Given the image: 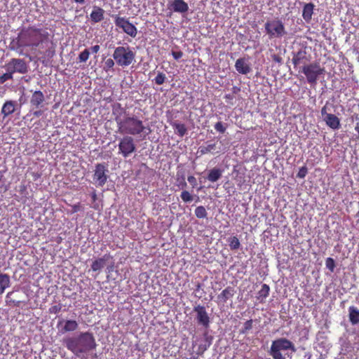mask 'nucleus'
Instances as JSON below:
<instances>
[{
    "mask_svg": "<svg viewBox=\"0 0 359 359\" xmlns=\"http://www.w3.org/2000/svg\"><path fill=\"white\" fill-rule=\"evenodd\" d=\"M236 293V290L233 287L228 286L224 289L220 294H218L217 299L222 303H226L228 299L232 298Z\"/></svg>",
    "mask_w": 359,
    "mask_h": 359,
    "instance_id": "17",
    "label": "nucleus"
},
{
    "mask_svg": "<svg viewBox=\"0 0 359 359\" xmlns=\"http://www.w3.org/2000/svg\"><path fill=\"white\" fill-rule=\"evenodd\" d=\"M200 287H201V285H200V284H198V285H197V288H198V290Z\"/></svg>",
    "mask_w": 359,
    "mask_h": 359,
    "instance_id": "54",
    "label": "nucleus"
},
{
    "mask_svg": "<svg viewBox=\"0 0 359 359\" xmlns=\"http://www.w3.org/2000/svg\"><path fill=\"white\" fill-rule=\"evenodd\" d=\"M321 114L322 116L325 118V117H327V114H329L327 112V106L325 105L324 107H322L321 109Z\"/></svg>",
    "mask_w": 359,
    "mask_h": 359,
    "instance_id": "48",
    "label": "nucleus"
},
{
    "mask_svg": "<svg viewBox=\"0 0 359 359\" xmlns=\"http://www.w3.org/2000/svg\"><path fill=\"white\" fill-rule=\"evenodd\" d=\"M10 276L6 273L0 272V295L10 286Z\"/></svg>",
    "mask_w": 359,
    "mask_h": 359,
    "instance_id": "23",
    "label": "nucleus"
},
{
    "mask_svg": "<svg viewBox=\"0 0 359 359\" xmlns=\"http://www.w3.org/2000/svg\"><path fill=\"white\" fill-rule=\"evenodd\" d=\"M112 57L117 65L126 67L135 62V52L128 45L120 46L115 48Z\"/></svg>",
    "mask_w": 359,
    "mask_h": 359,
    "instance_id": "4",
    "label": "nucleus"
},
{
    "mask_svg": "<svg viewBox=\"0 0 359 359\" xmlns=\"http://www.w3.org/2000/svg\"><path fill=\"white\" fill-rule=\"evenodd\" d=\"M216 147V144H209L205 147H199L198 152L201 154H205L211 152L212 150H214Z\"/></svg>",
    "mask_w": 359,
    "mask_h": 359,
    "instance_id": "32",
    "label": "nucleus"
},
{
    "mask_svg": "<svg viewBox=\"0 0 359 359\" xmlns=\"http://www.w3.org/2000/svg\"><path fill=\"white\" fill-rule=\"evenodd\" d=\"M90 56V52L88 49H85L79 55V60L80 62H86Z\"/></svg>",
    "mask_w": 359,
    "mask_h": 359,
    "instance_id": "36",
    "label": "nucleus"
},
{
    "mask_svg": "<svg viewBox=\"0 0 359 359\" xmlns=\"http://www.w3.org/2000/svg\"><path fill=\"white\" fill-rule=\"evenodd\" d=\"M186 186H187V183L184 182L183 183V187H186Z\"/></svg>",
    "mask_w": 359,
    "mask_h": 359,
    "instance_id": "55",
    "label": "nucleus"
},
{
    "mask_svg": "<svg viewBox=\"0 0 359 359\" xmlns=\"http://www.w3.org/2000/svg\"><path fill=\"white\" fill-rule=\"evenodd\" d=\"M91 50L93 53H97L100 50V46L95 45L91 47Z\"/></svg>",
    "mask_w": 359,
    "mask_h": 359,
    "instance_id": "49",
    "label": "nucleus"
},
{
    "mask_svg": "<svg viewBox=\"0 0 359 359\" xmlns=\"http://www.w3.org/2000/svg\"><path fill=\"white\" fill-rule=\"evenodd\" d=\"M264 28L270 39L280 38L286 34L284 24L278 19L266 21Z\"/></svg>",
    "mask_w": 359,
    "mask_h": 359,
    "instance_id": "7",
    "label": "nucleus"
},
{
    "mask_svg": "<svg viewBox=\"0 0 359 359\" xmlns=\"http://www.w3.org/2000/svg\"><path fill=\"white\" fill-rule=\"evenodd\" d=\"M232 90H233V93H238V92L241 90V89H240V88H238V87L233 86V87L232 88Z\"/></svg>",
    "mask_w": 359,
    "mask_h": 359,
    "instance_id": "52",
    "label": "nucleus"
},
{
    "mask_svg": "<svg viewBox=\"0 0 359 359\" xmlns=\"http://www.w3.org/2000/svg\"><path fill=\"white\" fill-rule=\"evenodd\" d=\"M115 60L113 59H111V58H109L107 59L105 62H104V69L106 71L110 69H112L115 65Z\"/></svg>",
    "mask_w": 359,
    "mask_h": 359,
    "instance_id": "39",
    "label": "nucleus"
},
{
    "mask_svg": "<svg viewBox=\"0 0 359 359\" xmlns=\"http://www.w3.org/2000/svg\"><path fill=\"white\" fill-rule=\"evenodd\" d=\"M166 80L165 74L163 72H158L157 76L154 78V81L157 85H162Z\"/></svg>",
    "mask_w": 359,
    "mask_h": 359,
    "instance_id": "34",
    "label": "nucleus"
},
{
    "mask_svg": "<svg viewBox=\"0 0 359 359\" xmlns=\"http://www.w3.org/2000/svg\"><path fill=\"white\" fill-rule=\"evenodd\" d=\"M13 294V292H8L7 294H6V299H7V302H8L10 304L12 303L14 304V306H20V304H21V302L20 301H15V300H12V299H10V296Z\"/></svg>",
    "mask_w": 359,
    "mask_h": 359,
    "instance_id": "43",
    "label": "nucleus"
},
{
    "mask_svg": "<svg viewBox=\"0 0 359 359\" xmlns=\"http://www.w3.org/2000/svg\"><path fill=\"white\" fill-rule=\"evenodd\" d=\"M6 68L12 72L13 75L15 73L19 74H26L28 72V65L27 62L20 58H12L11 60L6 64Z\"/></svg>",
    "mask_w": 359,
    "mask_h": 359,
    "instance_id": "12",
    "label": "nucleus"
},
{
    "mask_svg": "<svg viewBox=\"0 0 359 359\" xmlns=\"http://www.w3.org/2000/svg\"><path fill=\"white\" fill-rule=\"evenodd\" d=\"M108 259L109 256L107 255H104L102 257L95 259L91 264V269L93 271H100L104 267L106 262L108 260Z\"/></svg>",
    "mask_w": 359,
    "mask_h": 359,
    "instance_id": "20",
    "label": "nucleus"
},
{
    "mask_svg": "<svg viewBox=\"0 0 359 359\" xmlns=\"http://www.w3.org/2000/svg\"><path fill=\"white\" fill-rule=\"evenodd\" d=\"M222 175V170L214 168L209 171L207 179L211 182H215L221 178Z\"/></svg>",
    "mask_w": 359,
    "mask_h": 359,
    "instance_id": "25",
    "label": "nucleus"
},
{
    "mask_svg": "<svg viewBox=\"0 0 359 359\" xmlns=\"http://www.w3.org/2000/svg\"><path fill=\"white\" fill-rule=\"evenodd\" d=\"M104 11L97 6H95L90 13V19L93 22L97 23L101 22L104 19Z\"/></svg>",
    "mask_w": 359,
    "mask_h": 359,
    "instance_id": "22",
    "label": "nucleus"
},
{
    "mask_svg": "<svg viewBox=\"0 0 359 359\" xmlns=\"http://www.w3.org/2000/svg\"><path fill=\"white\" fill-rule=\"evenodd\" d=\"M13 78V75L12 74V72H11L7 68H6V72L3 74L1 76H0V83H4L8 80H11Z\"/></svg>",
    "mask_w": 359,
    "mask_h": 359,
    "instance_id": "35",
    "label": "nucleus"
},
{
    "mask_svg": "<svg viewBox=\"0 0 359 359\" xmlns=\"http://www.w3.org/2000/svg\"><path fill=\"white\" fill-rule=\"evenodd\" d=\"M269 286L267 284H263L261 290L258 292L257 299H261V302H262L269 295Z\"/></svg>",
    "mask_w": 359,
    "mask_h": 359,
    "instance_id": "28",
    "label": "nucleus"
},
{
    "mask_svg": "<svg viewBox=\"0 0 359 359\" xmlns=\"http://www.w3.org/2000/svg\"><path fill=\"white\" fill-rule=\"evenodd\" d=\"M34 116H36V117H39L41 116L42 114H43V111L41 110H37V111H35L34 113H33Z\"/></svg>",
    "mask_w": 359,
    "mask_h": 359,
    "instance_id": "50",
    "label": "nucleus"
},
{
    "mask_svg": "<svg viewBox=\"0 0 359 359\" xmlns=\"http://www.w3.org/2000/svg\"><path fill=\"white\" fill-rule=\"evenodd\" d=\"M63 344L76 355L93 351L97 346L93 334L89 332H81L76 337H65Z\"/></svg>",
    "mask_w": 359,
    "mask_h": 359,
    "instance_id": "3",
    "label": "nucleus"
},
{
    "mask_svg": "<svg viewBox=\"0 0 359 359\" xmlns=\"http://www.w3.org/2000/svg\"><path fill=\"white\" fill-rule=\"evenodd\" d=\"M172 55L175 60H179L183 55V53L182 51H172Z\"/></svg>",
    "mask_w": 359,
    "mask_h": 359,
    "instance_id": "45",
    "label": "nucleus"
},
{
    "mask_svg": "<svg viewBox=\"0 0 359 359\" xmlns=\"http://www.w3.org/2000/svg\"><path fill=\"white\" fill-rule=\"evenodd\" d=\"M194 311L196 313L198 323L203 325L205 328H208L210 326V321L205 307L198 304L194 307Z\"/></svg>",
    "mask_w": 359,
    "mask_h": 359,
    "instance_id": "13",
    "label": "nucleus"
},
{
    "mask_svg": "<svg viewBox=\"0 0 359 359\" xmlns=\"http://www.w3.org/2000/svg\"><path fill=\"white\" fill-rule=\"evenodd\" d=\"M326 267L331 271L333 272L336 266L335 262L333 258L327 257L325 260Z\"/></svg>",
    "mask_w": 359,
    "mask_h": 359,
    "instance_id": "37",
    "label": "nucleus"
},
{
    "mask_svg": "<svg viewBox=\"0 0 359 359\" xmlns=\"http://www.w3.org/2000/svg\"><path fill=\"white\" fill-rule=\"evenodd\" d=\"M115 25L132 38H135L137 34L136 27L129 22L128 19L118 15L114 16Z\"/></svg>",
    "mask_w": 359,
    "mask_h": 359,
    "instance_id": "10",
    "label": "nucleus"
},
{
    "mask_svg": "<svg viewBox=\"0 0 359 359\" xmlns=\"http://www.w3.org/2000/svg\"><path fill=\"white\" fill-rule=\"evenodd\" d=\"M108 172L106 163H97L95 165L93 179L96 187H103L106 184L108 179Z\"/></svg>",
    "mask_w": 359,
    "mask_h": 359,
    "instance_id": "9",
    "label": "nucleus"
},
{
    "mask_svg": "<svg viewBox=\"0 0 359 359\" xmlns=\"http://www.w3.org/2000/svg\"><path fill=\"white\" fill-rule=\"evenodd\" d=\"M62 309V305L60 304H58L57 305L52 306L49 309V313H58Z\"/></svg>",
    "mask_w": 359,
    "mask_h": 359,
    "instance_id": "41",
    "label": "nucleus"
},
{
    "mask_svg": "<svg viewBox=\"0 0 359 359\" xmlns=\"http://www.w3.org/2000/svg\"><path fill=\"white\" fill-rule=\"evenodd\" d=\"M214 127L215 129L220 133H224L226 129V127L224 126L221 121L216 123Z\"/></svg>",
    "mask_w": 359,
    "mask_h": 359,
    "instance_id": "40",
    "label": "nucleus"
},
{
    "mask_svg": "<svg viewBox=\"0 0 359 359\" xmlns=\"http://www.w3.org/2000/svg\"><path fill=\"white\" fill-rule=\"evenodd\" d=\"M348 316L349 320L352 325H356L359 323V309L352 306L348 308Z\"/></svg>",
    "mask_w": 359,
    "mask_h": 359,
    "instance_id": "24",
    "label": "nucleus"
},
{
    "mask_svg": "<svg viewBox=\"0 0 359 359\" xmlns=\"http://www.w3.org/2000/svg\"><path fill=\"white\" fill-rule=\"evenodd\" d=\"M307 172H308V170H307L306 167L303 166L299 168L297 176L299 178H304L306 177Z\"/></svg>",
    "mask_w": 359,
    "mask_h": 359,
    "instance_id": "42",
    "label": "nucleus"
},
{
    "mask_svg": "<svg viewBox=\"0 0 359 359\" xmlns=\"http://www.w3.org/2000/svg\"><path fill=\"white\" fill-rule=\"evenodd\" d=\"M314 4L313 3L306 4L303 8L302 17L306 22H309L313 13Z\"/></svg>",
    "mask_w": 359,
    "mask_h": 359,
    "instance_id": "21",
    "label": "nucleus"
},
{
    "mask_svg": "<svg viewBox=\"0 0 359 359\" xmlns=\"http://www.w3.org/2000/svg\"><path fill=\"white\" fill-rule=\"evenodd\" d=\"M224 98L226 100H233V95H231V94H226V95H225Z\"/></svg>",
    "mask_w": 359,
    "mask_h": 359,
    "instance_id": "51",
    "label": "nucleus"
},
{
    "mask_svg": "<svg viewBox=\"0 0 359 359\" xmlns=\"http://www.w3.org/2000/svg\"><path fill=\"white\" fill-rule=\"evenodd\" d=\"M306 53L304 51H298L292 57V63L294 66L299 65L302 60L305 58Z\"/></svg>",
    "mask_w": 359,
    "mask_h": 359,
    "instance_id": "30",
    "label": "nucleus"
},
{
    "mask_svg": "<svg viewBox=\"0 0 359 359\" xmlns=\"http://www.w3.org/2000/svg\"><path fill=\"white\" fill-rule=\"evenodd\" d=\"M227 243L231 250H237L241 247L239 239L236 236L228 238Z\"/></svg>",
    "mask_w": 359,
    "mask_h": 359,
    "instance_id": "27",
    "label": "nucleus"
},
{
    "mask_svg": "<svg viewBox=\"0 0 359 359\" xmlns=\"http://www.w3.org/2000/svg\"><path fill=\"white\" fill-rule=\"evenodd\" d=\"M187 180L192 185L193 187H195L196 186L197 181L194 176H193V175L188 176Z\"/></svg>",
    "mask_w": 359,
    "mask_h": 359,
    "instance_id": "44",
    "label": "nucleus"
},
{
    "mask_svg": "<svg viewBox=\"0 0 359 359\" xmlns=\"http://www.w3.org/2000/svg\"><path fill=\"white\" fill-rule=\"evenodd\" d=\"M80 208H81V205H80L79 203L72 205V212H77L78 211L80 210Z\"/></svg>",
    "mask_w": 359,
    "mask_h": 359,
    "instance_id": "47",
    "label": "nucleus"
},
{
    "mask_svg": "<svg viewBox=\"0 0 359 359\" xmlns=\"http://www.w3.org/2000/svg\"><path fill=\"white\" fill-rule=\"evenodd\" d=\"M291 350L296 351L294 344L286 338H278L272 341L269 353L273 359H285L281 351Z\"/></svg>",
    "mask_w": 359,
    "mask_h": 359,
    "instance_id": "5",
    "label": "nucleus"
},
{
    "mask_svg": "<svg viewBox=\"0 0 359 359\" xmlns=\"http://www.w3.org/2000/svg\"><path fill=\"white\" fill-rule=\"evenodd\" d=\"M213 337L209 334L208 331H205L201 338L197 339L193 342V346H196L197 349L196 353L198 355H202L205 351L211 346L212 343Z\"/></svg>",
    "mask_w": 359,
    "mask_h": 359,
    "instance_id": "11",
    "label": "nucleus"
},
{
    "mask_svg": "<svg viewBox=\"0 0 359 359\" xmlns=\"http://www.w3.org/2000/svg\"><path fill=\"white\" fill-rule=\"evenodd\" d=\"M195 215L197 218L204 219L207 217L208 212L203 206L200 205L195 209Z\"/></svg>",
    "mask_w": 359,
    "mask_h": 359,
    "instance_id": "31",
    "label": "nucleus"
},
{
    "mask_svg": "<svg viewBox=\"0 0 359 359\" xmlns=\"http://www.w3.org/2000/svg\"><path fill=\"white\" fill-rule=\"evenodd\" d=\"M252 324H253L252 320H247L243 325V327L241 330V332L243 334L247 333L249 330H250L252 328Z\"/></svg>",
    "mask_w": 359,
    "mask_h": 359,
    "instance_id": "38",
    "label": "nucleus"
},
{
    "mask_svg": "<svg viewBox=\"0 0 359 359\" xmlns=\"http://www.w3.org/2000/svg\"><path fill=\"white\" fill-rule=\"evenodd\" d=\"M180 197L184 203H190L194 200L193 196L187 190L182 191Z\"/></svg>",
    "mask_w": 359,
    "mask_h": 359,
    "instance_id": "33",
    "label": "nucleus"
},
{
    "mask_svg": "<svg viewBox=\"0 0 359 359\" xmlns=\"http://www.w3.org/2000/svg\"><path fill=\"white\" fill-rule=\"evenodd\" d=\"M44 101L45 97L43 93L41 90H36L32 95L30 104L36 108H39L42 107Z\"/></svg>",
    "mask_w": 359,
    "mask_h": 359,
    "instance_id": "16",
    "label": "nucleus"
},
{
    "mask_svg": "<svg viewBox=\"0 0 359 359\" xmlns=\"http://www.w3.org/2000/svg\"><path fill=\"white\" fill-rule=\"evenodd\" d=\"M235 68L236 71L242 74H248L250 72L251 68L245 58H239L236 61Z\"/></svg>",
    "mask_w": 359,
    "mask_h": 359,
    "instance_id": "15",
    "label": "nucleus"
},
{
    "mask_svg": "<svg viewBox=\"0 0 359 359\" xmlns=\"http://www.w3.org/2000/svg\"><path fill=\"white\" fill-rule=\"evenodd\" d=\"M49 33L46 29L29 25L22 27L18 36L13 39L9 44V49L20 55L28 56L24 53V49L29 48L31 50H36L43 44L49 41Z\"/></svg>",
    "mask_w": 359,
    "mask_h": 359,
    "instance_id": "1",
    "label": "nucleus"
},
{
    "mask_svg": "<svg viewBox=\"0 0 359 359\" xmlns=\"http://www.w3.org/2000/svg\"><path fill=\"white\" fill-rule=\"evenodd\" d=\"M112 112L118 130L120 133L130 136L145 137L149 128L137 116L130 114L120 103L113 106Z\"/></svg>",
    "mask_w": 359,
    "mask_h": 359,
    "instance_id": "2",
    "label": "nucleus"
},
{
    "mask_svg": "<svg viewBox=\"0 0 359 359\" xmlns=\"http://www.w3.org/2000/svg\"><path fill=\"white\" fill-rule=\"evenodd\" d=\"M76 3L83 4L85 0H74Z\"/></svg>",
    "mask_w": 359,
    "mask_h": 359,
    "instance_id": "53",
    "label": "nucleus"
},
{
    "mask_svg": "<svg viewBox=\"0 0 359 359\" xmlns=\"http://www.w3.org/2000/svg\"><path fill=\"white\" fill-rule=\"evenodd\" d=\"M16 102L13 100H7L4 102L1 108V114L4 118L12 114L15 111Z\"/></svg>",
    "mask_w": 359,
    "mask_h": 359,
    "instance_id": "19",
    "label": "nucleus"
},
{
    "mask_svg": "<svg viewBox=\"0 0 359 359\" xmlns=\"http://www.w3.org/2000/svg\"><path fill=\"white\" fill-rule=\"evenodd\" d=\"M272 60L274 61V62H281L282 61V58L280 55H277V54H274L272 55Z\"/></svg>",
    "mask_w": 359,
    "mask_h": 359,
    "instance_id": "46",
    "label": "nucleus"
},
{
    "mask_svg": "<svg viewBox=\"0 0 359 359\" xmlns=\"http://www.w3.org/2000/svg\"><path fill=\"white\" fill-rule=\"evenodd\" d=\"M302 72L306 77L310 84H316L319 76L325 73V69L321 67L318 62H313L304 65L302 67Z\"/></svg>",
    "mask_w": 359,
    "mask_h": 359,
    "instance_id": "6",
    "label": "nucleus"
},
{
    "mask_svg": "<svg viewBox=\"0 0 359 359\" xmlns=\"http://www.w3.org/2000/svg\"><path fill=\"white\" fill-rule=\"evenodd\" d=\"M323 119L327 126L333 130H338L341 126L339 118L334 114H327Z\"/></svg>",
    "mask_w": 359,
    "mask_h": 359,
    "instance_id": "18",
    "label": "nucleus"
},
{
    "mask_svg": "<svg viewBox=\"0 0 359 359\" xmlns=\"http://www.w3.org/2000/svg\"><path fill=\"white\" fill-rule=\"evenodd\" d=\"M78 328V323L74 320H67L65 322V325L63 327L65 332H73Z\"/></svg>",
    "mask_w": 359,
    "mask_h": 359,
    "instance_id": "29",
    "label": "nucleus"
},
{
    "mask_svg": "<svg viewBox=\"0 0 359 359\" xmlns=\"http://www.w3.org/2000/svg\"><path fill=\"white\" fill-rule=\"evenodd\" d=\"M118 154L123 158H128L136 151V144L132 136L125 135L118 142Z\"/></svg>",
    "mask_w": 359,
    "mask_h": 359,
    "instance_id": "8",
    "label": "nucleus"
},
{
    "mask_svg": "<svg viewBox=\"0 0 359 359\" xmlns=\"http://www.w3.org/2000/svg\"><path fill=\"white\" fill-rule=\"evenodd\" d=\"M168 9L175 13H185L189 11V6L184 0H172L168 4Z\"/></svg>",
    "mask_w": 359,
    "mask_h": 359,
    "instance_id": "14",
    "label": "nucleus"
},
{
    "mask_svg": "<svg viewBox=\"0 0 359 359\" xmlns=\"http://www.w3.org/2000/svg\"><path fill=\"white\" fill-rule=\"evenodd\" d=\"M171 125L175 130V133L181 137H184L187 132V127L184 123L174 122Z\"/></svg>",
    "mask_w": 359,
    "mask_h": 359,
    "instance_id": "26",
    "label": "nucleus"
}]
</instances>
